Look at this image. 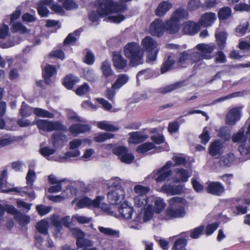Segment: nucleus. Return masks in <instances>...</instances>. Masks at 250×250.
I'll use <instances>...</instances> for the list:
<instances>
[{
  "instance_id": "obj_12",
  "label": "nucleus",
  "mask_w": 250,
  "mask_h": 250,
  "mask_svg": "<svg viewBox=\"0 0 250 250\" xmlns=\"http://www.w3.org/2000/svg\"><path fill=\"white\" fill-rule=\"evenodd\" d=\"M207 191L212 195L220 196L224 192V188L218 182H210L206 188Z\"/></svg>"
},
{
  "instance_id": "obj_38",
  "label": "nucleus",
  "mask_w": 250,
  "mask_h": 250,
  "mask_svg": "<svg viewBox=\"0 0 250 250\" xmlns=\"http://www.w3.org/2000/svg\"><path fill=\"white\" fill-rule=\"evenodd\" d=\"M21 14V9L20 7H18L12 14L6 16L4 19V22L10 24H13L14 21L19 18Z\"/></svg>"
},
{
  "instance_id": "obj_28",
  "label": "nucleus",
  "mask_w": 250,
  "mask_h": 250,
  "mask_svg": "<svg viewBox=\"0 0 250 250\" xmlns=\"http://www.w3.org/2000/svg\"><path fill=\"white\" fill-rule=\"evenodd\" d=\"M130 136L129 142L133 144H139L145 141L148 137L147 135H143L140 132L136 131L131 132L129 134Z\"/></svg>"
},
{
  "instance_id": "obj_50",
  "label": "nucleus",
  "mask_w": 250,
  "mask_h": 250,
  "mask_svg": "<svg viewBox=\"0 0 250 250\" xmlns=\"http://www.w3.org/2000/svg\"><path fill=\"white\" fill-rule=\"evenodd\" d=\"M187 244V240L185 238H179L174 242L172 248V250H180L186 249L185 247Z\"/></svg>"
},
{
  "instance_id": "obj_5",
  "label": "nucleus",
  "mask_w": 250,
  "mask_h": 250,
  "mask_svg": "<svg viewBox=\"0 0 250 250\" xmlns=\"http://www.w3.org/2000/svg\"><path fill=\"white\" fill-rule=\"evenodd\" d=\"M105 0H97L96 2L98 6L97 10L92 11L89 13V19L93 23L98 22L99 19L104 16L108 15V8H105Z\"/></svg>"
},
{
  "instance_id": "obj_1",
  "label": "nucleus",
  "mask_w": 250,
  "mask_h": 250,
  "mask_svg": "<svg viewBox=\"0 0 250 250\" xmlns=\"http://www.w3.org/2000/svg\"><path fill=\"white\" fill-rule=\"evenodd\" d=\"M124 52L125 56L129 60L130 67H135L144 63V52L137 43H128L124 48Z\"/></svg>"
},
{
  "instance_id": "obj_13",
  "label": "nucleus",
  "mask_w": 250,
  "mask_h": 250,
  "mask_svg": "<svg viewBox=\"0 0 250 250\" xmlns=\"http://www.w3.org/2000/svg\"><path fill=\"white\" fill-rule=\"evenodd\" d=\"M240 118V111L237 107L231 109L227 113L226 117V124L232 125L235 124Z\"/></svg>"
},
{
  "instance_id": "obj_20",
  "label": "nucleus",
  "mask_w": 250,
  "mask_h": 250,
  "mask_svg": "<svg viewBox=\"0 0 250 250\" xmlns=\"http://www.w3.org/2000/svg\"><path fill=\"white\" fill-rule=\"evenodd\" d=\"M162 189L166 193L171 195L179 194L183 191V186L179 184L178 185H166L163 186Z\"/></svg>"
},
{
  "instance_id": "obj_25",
  "label": "nucleus",
  "mask_w": 250,
  "mask_h": 250,
  "mask_svg": "<svg viewBox=\"0 0 250 250\" xmlns=\"http://www.w3.org/2000/svg\"><path fill=\"white\" fill-rule=\"evenodd\" d=\"M90 126L88 125L74 124L69 127V131L73 134H80L85 133L90 130Z\"/></svg>"
},
{
  "instance_id": "obj_34",
  "label": "nucleus",
  "mask_w": 250,
  "mask_h": 250,
  "mask_svg": "<svg viewBox=\"0 0 250 250\" xmlns=\"http://www.w3.org/2000/svg\"><path fill=\"white\" fill-rule=\"evenodd\" d=\"M222 147V144L218 141H215L212 143L209 148V154L215 156L221 154V150Z\"/></svg>"
},
{
  "instance_id": "obj_29",
  "label": "nucleus",
  "mask_w": 250,
  "mask_h": 250,
  "mask_svg": "<svg viewBox=\"0 0 250 250\" xmlns=\"http://www.w3.org/2000/svg\"><path fill=\"white\" fill-rule=\"evenodd\" d=\"M79 79L73 74H70L65 76L63 79V84L68 89H72L74 85L78 82Z\"/></svg>"
},
{
  "instance_id": "obj_59",
  "label": "nucleus",
  "mask_w": 250,
  "mask_h": 250,
  "mask_svg": "<svg viewBox=\"0 0 250 250\" xmlns=\"http://www.w3.org/2000/svg\"><path fill=\"white\" fill-rule=\"evenodd\" d=\"M36 208L38 213L41 215L43 216L48 213L51 210V207H47L43 205H39L36 207Z\"/></svg>"
},
{
  "instance_id": "obj_47",
  "label": "nucleus",
  "mask_w": 250,
  "mask_h": 250,
  "mask_svg": "<svg viewBox=\"0 0 250 250\" xmlns=\"http://www.w3.org/2000/svg\"><path fill=\"white\" fill-rule=\"evenodd\" d=\"M33 111L31 107L27 105L24 102L22 103L21 105L20 113L23 117H26L29 116Z\"/></svg>"
},
{
  "instance_id": "obj_9",
  "label": "nucleus",
  "mask_w": 250,
  "mask_h": 250,
  "mask_svg": "<svg viewBox=\"0 0 250 250\" xmlns=\"http://www.w3.org/2000/svg\"><path fill=\"white\" fill-rule=\"evenodd\" d=\"M165 26L162 20L157 19L151 23L149 28L150 33L153 36L161 37L165 30Z\"/></svg>"
},
{
  "instance_id": "obj_53",
  "label": "nucleus",
  "mask_w": 250,
  "mask_h": 250,
  "mask_svg": "<svg viewBox=\"0 0 250 250\" xmlns=\"http://www.w3.org/2000/svg\"><path fill=\"white\" fill-rule=\"evenodd\" d=\"M76 245L79 248H89L88 247L92 246L93 243L91 240L83 237L82 239L76 240Z\"/></svg>"
},
{
  "instance_id": "obj_2",
  "label": "nucleus",
  "mask_w": 250,
  "mask_h": 250,
  "mask_svg": "<svg viewBox=\"0 0 250 250\" xmlns=\"http://www.w3.org/2000/svg\"><path fill=\"white\" fill-rule=\"evenodd\" d=\"M185 200L179 197H174L169 200V206L166 213L171 219L184 217L186 211L184 206Z\"/></svg>"
},
{
  "instance_id": "obj_15",
  "label": "nucleus",
  "mask_w": 250,
  "mask_h": 250,
  "mask_svg": "<svg viewBox=\"0 0 250 250\" xmlns=\"http://www.w3.org/2000/svg\"><path fill=\"white\" fill-rule=\"evenodd\" d=\"M70 217L66 216L62 217L61 220L56 218L53 220L52 224L55 227V233H59L62 229V224L67 228L69 227L70 221Z\"/></svg>"
},
{
  "instance_id": "obj_10",
  "label": "nucleus",
  "mask_w": 250,
  "mask_h": 250,
  "mask_svg": "<svg viewBox=\"0 0 250 250\" xmlns=\"http://www.w3.org/2000/svg\"><path fill=\"white\" fill-rule=\"evenodd\" d=\"M103 198H104L102 196H98L95 199L92 200L88 198L84 197L81 199L77 203L76 205L79 208H83L90 206H92L95 208L99 207Z\"/></svg>"
},
{
  "instance_id": "obj_36",
  "label": "nucleus",
  "mask_w": 250,
  "mask_h": 250,
  "mask_svg": "<svg viewBox=\"0 0 250 250\" xmlns=\"http://www.w3.org/2000/svg\"><path fill=\"white\" fill-rule=\"evenodd\" d=\"M101 68L103 75L105 78H107L113 74V71L112 70L111 68V63L107 60L102 62Z\"/></svg>"
},
{
  "instance_id": "obj_6",
  "label": "nucleus",
  "mask_w": 250,
  "mask_h": 250,
  "mask_svg": "<svg viewBox=\"0 0 250 250\" xmlns=\"http://www.w3.org/2000/svg\"><path fill=\"white\" fill-rule=\"evenodd\" d=\"M125 193L123 188L120 186L112 188L108 192L107 197L109 203L112 205L120 203L124 198Z\"/></svg>"
},
{
  "instance_id": "obj_17",
  "label": "nucleus",
  "mask_w": 250,
  "mask_h": 250,
  "mask_svg": "<svg viewBox=\"0 0 250 250\" xmlns=\"http://www.w3.org/2000/svg\"><path fill=\"white\" fill-rule=\"evenodd\" d=\"M249 138L248 130L245 132V128L242 127L237 133L232 136V140L234 143H245L248 142Z\"/></svg>"
},
{
  "instance_id": "obj_39",
  "label": "nucleus",
  "mask_w": 250,
  "mask_h": 250,
  "mask_svg": "<svg viewBox=\"0 0 250 250\" xmlns=\"http://www.w3.org/2000/svg\"><path fill=\"white\" fill-rule=\"evenodd\" d=\"M147 199L146 195H138L134 198L135 206L138 208L144 207L148 204Z\"/></svg>"
},
{
  "instance_id": "obj_58",
  "label": "nucleus",
  "mask_w": 250,
  "mask_h": 250,
  "mask_svg": "<svg viewBox=\"0 0 250 250\" xmlns=\"http://www.w3.org/2000/svg\"><path fill=\"white\" fill-rule=\"evenodd\" d=\"M53 246V241L47 237L46 240H44L43 242H41L37 247L41 250H47V249L52 248Z\"/></svg>"
},
{
  "instance_id": "obj_49",
  "label": "nucleus",
  "mask_w": 250,
  "mask_h": 250,
  "mask_svg": "<svg viewBox=\"0 0 250 250\" xmlns=\"http://www.w3.org/2000/svg\"><path fill=\"white\" fill-rule=\"evenodd\" d=\"M98 229L101 232L105 235L119 237V231L114 230L111 228H104L100 226L98 228Z\"/></svg>"
},
{
  "instance_id": "obj_54",
  "label": "nucleus",
  "mask_w": 250,
  "mask_h": 250,
  "mask_svg": "<svg viewBox=\"0 0 250 250\" xmlns=\"http://www.w3.org/2000/svg\"><path fill=\"white\" fill-rule=\"evenodd\" d=\"M172 161L174 162L172 166H185L187 164V160L185 157L182 156L181 155H176L172 158Z\"/></svg>"
},
{
  "instance_id": "obj_48",
  "label": "nucleus",
  "mask_w": 250,
  "mask_h": 250,
  "mask_svg": "<svg viewBox=\"0 0 250 250\" xmlns=\"http://www.w3.org/2000/svg\"><path fill=\"white\" fill-rule=\"evenodd\" d=\"M155 147V145L152 143H145L140 145L136 149L137 152L140 153H145Z\"/></svg>"
},
{
  "instance_id": "obj_27",
  "label": "nucleus",
  "mask_w": 250,
  "mask_h": 250,
  "mask_svg": "<svg viewBox=\"0 0 250 250\" xmlns=\"http://www.w3.org/2000/svg\"><path fill=\"white\" fill-rule=\"evenodd\" d=\"M144 48L146 51H151L157 48V43L153 38L149 36L146 37L142 42Z\"/></svg>"
},
{
  "instance_id": "obj_35",
  "label": "nucleus",
  "mask_w": 250,
  "mask_h": 250,
  "mask_svg": "<svg viewBox=\"0 0 250 250\" xmlns=\"http://www.w3.org/2000/svg\"><path fill=\"white\" fill-rule=\"evenodd\" d=\"M174 63L175 60L172 59L170 56H168L166 61L164 62L162 65L161 68V73L164 74L171 70Z\"/></svg>"
},
{
  "instance_id": "obj_3",
  "label": "nucleus",
  "mask_w": 250,
  "mask_h": 250,
  "mask_svg": "<svg viewBox=\"0 0 250 250\" xmlns=\"http://www.w3.org/2000/svg\"><path fill=\"white\" fill-rule=\"evenodd\" d=\"M188 13L187 11L182 8L176 10L169 20L167 21L165 24V30L171 34H174L178 32L180 30V20L187 18Z\"/></svg>"
},
{
  "instance_id": "obj_51",
  "label": "nucleus",
  "mask_w": 250,
  "mask_h": 250,
  "mask_svg": "<svg viewBox=\"0 0 250 250\" xmlns=\"http://www.w3.org/2000/svg\"><path fill=\"white\" fill-rule=\"evenodd\" d=\"M60 2H63V7L66 10L76 9L78 7V4L72 0H58Z\"/></svg>"
},
{
  "instance_id": "obj_46",
  "label": "nucleus",
  "mask_w": 250,
  "mask_h": 250,
  "mask_svg": "<svg viewBox=\"0 0 250 250\" xmlns=\"http://www.w3.org/2000/svg\"><path fill=\"white\" fill-rule=\"evenodd\" d=\"M33 113L37 116L44 118H53L54 117V115L53 113L47 110L40 108H34Z\"/></svg>"
},
{
  "instance_id": "obj_18",
  "label": "nucleus",
  "mask_w": 250,
  "mask_h": 250,
  "mask_svg": "<svg viewBox=\"0 0 250 250\" xmlns=\"http://www.w3.org/2000/svg\"><path fill=\"white\" fill-rule=\"evenodd\" d=\"M176 178L179 181L185 183L188 181V178L192 174V170L185 169L183 168H177L174 170Z\"/></svg>"
},
{
  "instance_id": "obj_4",
  "label": "nucleus",
  "mask_w": 250,
  "mask_h": 250,
  "mask_svg": "<svg viewBox=\"0 0 250 250\" xmlns=\"http://www.w3.org/2000/svg\"><path fill=\"white\" fill-rule=\"evenodd\" d=\"M36 124L39 129L46 132L54 130L67 131V127L60 121L52 122L47 120H38L36 121Z\"/></svg>"
},
{
  "instance_id": "obj_52",
  "label": "nucleus",
  "mask_w": 250,
  "mask_h": 250,
  "mask_svg": "<svg viewBox=\"0 0 250 250\" xmlns=\"http://www.w3.org/2000/svg\"><path fill=\"white\" fill-rule=\"evenodd\" d=\"M128 152V149L125 146H118L113 148L112 149L113 153L118 156L120 159Z\"/></svg>"
},
{
  "instance_id": "obj_14",
  "label": "nucleus",
  "mask_w": 250,
  "mask_h": 250,
  "mask_svg": "<svg viewBox=\"0 0 250 250\" xmlns=\"http://www.w3.org/2000/svg\"><path fill=\"white\" fill-rule=\"evenodd\" d=\"M216 20V16L215 13H206L201 16L199 23L201 26L208 27L211 26Z\"/></svg>"
},
{
  "instance_id": "obj_43",
  "label": "nucleus",
  "mask_w": 250,
  "mask_h": 250,
  "mask_svg": "<svg viewBox=\"0 0 250 250\" xmlns=\"http://www.w3.org/2000/svg\"><path fill=\"white\" fill-rule=\"evenodd\" d=\"M231 15V10L229 7H224L220 9L218 16L220 20L223 21L228 19Z\"/></svg>"
},
{
  "instance_id": "obj_24",
  "label": "nucleus",
  "mask_w": 250,
  "mask_h": 250,
  "mask_svg": "<svg viewBox=\"0 0 250 250\" xmlns=\"http://www.w3.org/2000/svg\"><path fill=\"white\" fill-rule=\"evenodd\" d=\"M172 4L167 1H162L159 5L155 11V14L159 16H164L171 8Z\"/></svg>"
},
{
  "instance_id": "obj_21",
  "label": "nucleus",
  "mask_w": 250,
  "mask_h": 250,
  "mask_svg": "<svg viewBox=\"0 0 250 250\" xmlns=\"http://www.w3.org/2000/svg\"><path fill=\"white\" fill-rule=\"evenodd\" d=\"M29 188L27 187L24 188H14L7 189H1V192L2 193H9L10 192H16L26 194L30 198L34 199L35 198V192L32 189L31 191H28Z\"/></svg>"
},
{
  "instance_id": "obj_41",
  "label": "nucleus",
  "mask_w": 250,
  "mask_h": 250,
  "mask_svg": "<svg viewBox=\"0 0 250 250\" xmlns=\"http://www.w3.org/2000/svg\"><path fill=\"white\" fill-rule=\"evenodd\" d=\"M153 200L154 206L153 209L155 213H159L164 209L166 204L161 198H153Z\"/></svg>"
},
{
  "instance_id": "obj_11",
  "label": "nucleus",
  "mask_w": 250,
  "mask_h": 250,
  "mask_svg": "<svg viewBox=\"0 0 250 250\" xmlns=\"http://www.w3.org/2000/svg\"><path fill=\"white\" fill-rule=\"evenodd\" d=\"M195 48L200 51L204 59L209 60L213 58L210 54L215 48V45L211 44L200 43Z\"/></svg>"
},
{
  "instance_id": "obj_37",
  "label": "nucleus",
  "mask_w": 250,
  "mask_h": 250,
  "mask_svg": "<svg viewBox=\"0 0 250 250\" xmlns=\"http://www.w3.org/2000/svg\"><path fill=\"white\" fill-rule=\"evenodd\" d=\"M129 77L127 75L124 74L118 76V77L115 83L112 85V88L114 89H119L123 85L125 84Z\"/></svg>"
},
{
  "instance_id": "obj_63",
  "label": "nucleus",
  "mask_w": 250,
  "mask_h": 250,
  "mask_svg": "<svg viewBox=\"0 0 250 250\" xmlns=\"http://www.w3.org/2000/svg\"><path fill=\"white\" fill-rule=\"evenodd\" d=\"M38 12L39 15L42 17H47L49 13V10L43 5L42 1H39L38 7Z\"/></svg>"
},
{
  "instance_id": "obj_33",
  "label": "nucleus",
  "mask_w": 250,
  "mask_h": 250,
  "mask_svg": "<svg viewBox=\"0 0 250 250\" xmlns=\"http://www.w3.org/2000/svg\"><path fill=\"white\" fill-rule=\"evenodd\" d=\"M215 37L218 47L220 50H223L225 47L227 39V34L225 32H221L215 34Z\"/></svg>"
},
{
  "instance_id": "obj_19",
  "label": "nucleus",
  "mask_w": 250,
  "mask_h": 250,
  "mask_svg": "<svg viewBox=\"0 0 250 250\" xmlns=\"http://www.w3.org/2000/svg\"><path fill=\"white\" fill-rule=\"evenodd\" d=\"M118 211L123 218L128 220L131 218L133 212V208L124 202L120 206Z\"/></svg>"
},
{
  "instance_id": "obj_23",
  "label": "nucleus",
  "mask_w": 250,
  "mask_h": 250,
  "mask_svg": "<svg viewBox=\"0 0 250 250\" xmlns=\"http://www.w3.org/2000/svg\"><path fill=\"white\" fill-rule=\"evenodd\" d=\"M248 133L250 135L248 142L241 145L238 147V151L244 157L243 161L250 159V133L248 132Z\"/></svg>"
},
{
  "instance_id": "obj_16",
  "label": "nucleus",
  "mask_w": 250,
  "mask_h": 250,
  "mask_svg": "<svg viewBox=\"0 0 250 250\" xmlns=\"http://www.w3.org/2000/svg\"><path fill=\"white\" fill-rule=\"evenodd\" d=\"M185 85V84L184 81L177 82L165 87L159 88L156 89V92L162 94H166L167 93L171 92L175 90L180 88Z\"/></svg>"
},
{
  "instance_id": "obj_7",
  "label": "nucleus",
  "mask_w": 250,
  "mask_h": 250,
  "mask_svg": "<svg viewBox=\"0 0 250 250\" xmlns=\"http://www.w3.org/2000/svg\"><path fill=\"white\" fill-rule=\"evenodd\" d=\"M172 162L168 161L156 173L154 172L153 178L157 183L165 181L172 175V171L169 168L172 167Z\"/></svg>"
},
{
  "instance_id": "obj_64",
  "label": "nucleus",
  "mask_w": 250,
  "mask_h": 250,
  "mask_svg": "<svg viewBox=\"0 0 250 250\" xmlns=\"http://www.w3.org/2000/svg\"><path fill=\"white\" fill-rule=\"evenodd\" d=\"M56 68L51 65H47L44 69L43 75L44 77H51L56 72Z\"/></svg>"
},
{
  "instance_id": "obj_62",
  "label": "nucleus",
  "mask_w": 250,
  "mask_h": 250,
  "mask_svg": "<svg viewBox=\"0 0 250 250\" xmlns=\"http://www.w3.org/2000/svg\"><path fill=\"white\" fill-rule=\"evenodd\" d=\"M201 6L200 0H190L188 3L187 8L189 11H194Z\"/></svg>"
},
{
  "instance_id": "obj_60",
  "label": "nucleus",
  "mask_w": 250,
  "mask_h": 250,
  "mask_svg": "<svg viewBox=\"0 0 250 250\" xmlns=\"http://www.w3.org/2000/svg\"><path fill=\"white\" fill-rule=\"evenodd\" d=\"M191 64L193 63L198 62L204 59L203 55L200 52H193L190 53Z\"/></svg>"
},
{
  "instance_id": "obj_44",
  "label": "nucleus",
  "mask_w": 250,
  "mask_h": 250,
  "mask_svg": "<svg viewBox=\"0 0 250 250\" xmlns=\"http://www.w3.org/2000/svg\"><path fill=\"white\" fill-rule=\"evenodd\" d=\"M154 212L152 205L148 204L147 207L144 208L143 222H146L150 220L153 217Z\"/></svg>"
},
{
  "instance_id": "obj_45",
  "label": "nucleus",
  "mask_w": 250,
  "mask_h": 250,
  "mask_svg": "<svg viewBox=\"0 0 250 250\" xmlns=\"http://www.w3.org/2000/svg\"><path fill=\"white\" fill-rule=\"evenodd\" d=\"M17 140L16 137L6 135L0 137V148L8 146Z\"/></svg>"
},
{
  "instance_id": "obj_42",
  "label": "nucleus",
  "mask_w": 250,
  "mask_h": 250,
  "mask_svg": "<svg viewBox=\"0 0 250 250\" xmlns=\"http://www.w3.org/2000/svg\"><path fill=\"white\" fill-rule=\"evenodd\" d=\"M98 128L108 131H117L119 128L114 125L108 124L106 121L99 122L97 124Z\"/></svg>"
},
{
  "instance_id": "obj_26",
  "label": "nucleus",
  "mask_w": 250,
  "mask_h": 250,
  "mask_svg": "<svg viewBox=\"0 0 250 250\" xmlns=\"http://www.w3.org/2000/svg\"><path fill=\"white\" fill-rule=\"evenodd\" d=\"M234 159V154L229 153L221 158L219 162V165L222 167H229L233 164Z\"/></svg>"
},
{
  "instance_id": "obj_8",
  "label": "nucleus",
  "mask_w": 250,
  "mask_h": 250,
  "mask_svg": "<svg viewBox=\"0 0 250 250\" xmlns=\"http://www.w3.org/2000/svg\"><path fill=\"white\" fill-rule=\"evenodd\" d=\"M50 141L52 146L55 148H61L64 146L68 141L66 135L60 132H54L51 136Z\"/></svg>"
},
{
  "instance_id": "obj_56",
  "label": "nucleus",
  "mask_w": 250,
  "mask_h": 250,
  "mask_svg": "<svg viewBox=\"0 0 250 250\" xmlns=\"http://www.w3.org/2000/svg\"><path fill=\"white\" fill-rule=\"evenodd\" d=\"M26 27L23 25L21 22H17L12 24V27L11 31L12 32H20L21 33L24 34L27 32Z\"/></svg>"
},
{
  "instance_id": "obj_31",
  "label": "nucleus",
  "mask_w": 250,
  "mask_h": 250,
  "mask_svg": "<svg viewBox=\"0 0 250 250\" xmlns=\"http://www.w3.org/2000/svg\"><path fill=\"white\" fill-rule=\"evenodd\" d=\"M178 63L179 65L182 67H186L188 64H191L190 53L186 51L180 53Z\"/></svg>"
},
{
  "instance_id": "obj_61",
  "label": "nucleus",
  "mask_w": 250,
  "mask_h": 250,
  "mask_svg": "<svg viewBox=\"0 0 250 250\" xmlns=\"http://www.w3.org/2000/svg\"><path fill=\"white\" fill-rule=\"evenodd\" d=\"M67 117L69 120L74 122H81L83 123H86V120L83 119H81V117L78 116L75 112L71 110H70L68 112Z\"/></svg>"
},
{
  "instance_id": "obj_40",
  "label": "nucleus",
  "mask_w": 250,
  "mask_h": 250,
  "mask_svg": "<svg viewBox=\"0 0 250 250\" xmlns=\"http://www.w3.org/2000/svg\"><path fill=\"white\" fill-rule=\"evenodd\" d=\"M39 152L40 154L46 159L48 160H51V157H50V156L56 152V149L55 148H51L49 146L41 147Z\"/></svg>"
},
{
  "instance_id": "obj_55",
  "label": "nucleus",
  "mask_w": 250,
  "mask_h": 250,
  "mask_svg": "<svg viewBox=\"0 0 250 250\" xmlns=\"http://www.w3.org/2000/svg\"><path fill=\"white\" fill-rule=\"evenodd\" d=\"M36 178V174L35 171L31 169H29L26 177L27 184L30 186V189H33V183Z\"/></svg>"
},
{
  "instance_id": "obj_32",
  "label": "nucleus",
  "mask_w": 250,
  "mask_h": 250,
  "mask_svg": "<svg viewBox=\"0 0 250 250\" xmlns=\"http://www.w3.org/2000/svg\"><path fill=\"white\" fill-rule=\"evenodd\" d=\"M36 232L41 233L42 235L46 236L48 234V224L47 221L42 220L36 225Z\"/></svg>"
},
{
  "instance_id": "obj_57",
  "label": "nucleus",
  "mask_w": 250,
  "mask_h": 250,
  "mask_svg": "<svg viewBox=\"0 0 250 250\" xmlns=\"http://www.w3.org/2000/svg\"><path fill=\"white\" fill-rule=\"evenodd\" d=\"M113 137L114 134L110 133H100L94 138V140L96 142H103L107 139L112 138Z\"/></svg>"
},
{
  "instance_id": "obj_30",
  "label": "nucleus",
  "mask_w": 250,
  "mask_h": 250,
  "mask_svg": "<svg viewBox=\"0 0 250 250\" xmlns=\"http://www.w3.org/2000/svg\"><path fill=\"white\" fill-rule=\"evenodd\" d=\"M114 66L118 69H123L127 65V61L119 54L114 55L113 57Z\"/></svg>"
},
{
  "instance_id": "obj_22",
  "label": "nucleus",
  "mask_w": 250,
  "mask_h": 250,
  "mask_svg": "<svg viewBox=\"0 0 250 250\" xmlns=\"http://www.w3.org/2000/svg\"><path fill=\"white\" fill-rule=\"evenodd\" d=\"M200 26L195 22L190 21H187L184 24L183 31L188 35H194L199 30Z\"/></svg>"
}]
</instances>
